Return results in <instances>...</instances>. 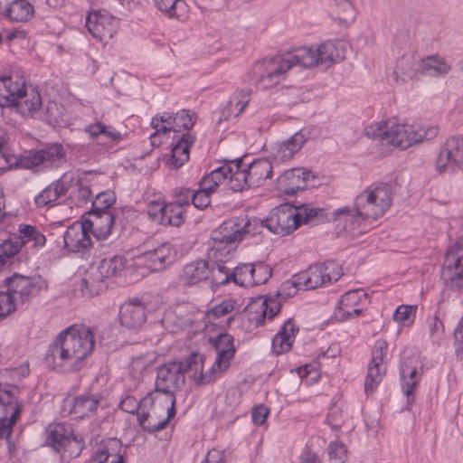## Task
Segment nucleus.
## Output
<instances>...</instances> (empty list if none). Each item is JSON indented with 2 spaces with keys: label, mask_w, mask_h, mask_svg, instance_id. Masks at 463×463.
Here are the masks:
<instances>
[{
  "label": "nucleus",
  "mask_w": 463,
  "mask_h": 463,
  "mask_svg": "<svg viewBox=\"0 0 463 463\" xmlns=\"http://www.w3.org/2000/svg\"><path fill=\"white\" fill-rule=\"evenodd\" d=\"M94 345V335L90 327L71 326L61 332L48 346L45 363L49 368L57 372H77L82 368Z\"/></svg>",
  "instance_id": "obj_1"
},
{
  "label": "nucleus",
  "mask_w": 463,
  "mask_h": 463,
  "mask_svg": "<svg viewBox=\"0 0 463 463\" xmlns=\"http://www.w3.org/2000/svg\"><path fill=\"white\" fill-rule=\"evenodd\" d=\"M256 226V221L241 215L225 221L213 232L211 238L214 265L210 268L213 283L224 285L232 281V271L224 263L233 256L240 242L255 232Z\"/></svg>",
  "instance_id": "obj_2"
},
{
  "label": "nucleus",
  "mask_w": 463,
  "mask_h": 463,
  "mask_svg": "<svg viewBox=\"0 0 463 463\" xmlns=\"http://www.w3.org/2000/svg\"><path fill=\"white\" fill-rule=\"evenodd\" d=\"M392 191L387 184H372L360 193L354 200V213L351 214L349 207H343L333 212L335 220L342 215L352 216L354 223L360 225V221H376L391 207Z\"/></svg>",
  "instance_id": "obj_3"
},
{
  "label": "nucleus",
  "mask_w": 463,
  "mask_h": 463,
  "mask_svg": "<svg viewBox=\"0 0 463 463\" xmlns=\"http://www.w3.org/2000/svg\"><path fill=\"white\" fill-rule=\"evenodd\" d=\"M364 131L368 137L400 149H406L423 140L432 139L438 133L435 127L424 129L408 124H393L390 127L375 124L367 127Z\"/></svg>",
  "instance_id": "obj_4"
},
{
  "label": "nucleus",
  "mask_w": 463,
  "mask_h": 463,
  "mask_svg": "<svg viewBox=\"0 0 463 463\" xmlns=\"http://www.w3.org/2000/svg\"><path fill=\"white\" fill-rule=\"evenodd\" d=\"M298 279V275L291 280L283 282L275 296L269 295L265 298L259 297L249 303L245 307V312L249 320L254 323L256 326H260L265 317L272 319L279 311L281 301L297 294L298 289H303V285Z\"/></svg>",
  "instance_id": "obj_5"
},
{
  "label": "nucleus",
  "mask_w": 463,
  "mask_h": 463,
  "mask_svg": "<svg viewBox=\"0 0 463 463\" xmlns=\"http://www.w3.org/2000/svg\"><path fill=\"white\" fill-rule=\"evenodd\" d=\"M295 55L294 51L284 55H277L269 59H264L256 63L255 71L259 73L256 86L261 90H269L277 86L285 79L286 73L293 66L305 62L303 52ZM306 62L307 61L306 60Z\"/></svg>",
  "instance_id": "obj_6"
},
{
  "label": "nucleus",
  "mask_w": 463,
  "mask_h": 463,
  "mask_svg": "<svg viewBox=\"0 0 463 463\" xmlns=\"http://www.w3.org/2000/svg\"><path fill=\"white\" fill-rule=\"evenodd\" d=\"M249 219L257 222L253 234L260 232L259 228L266 227L269 232L275 234L286 236L292 233L299 227L297 210L289 203H283L274 208L269 213V216L262 221H259L256 218Z\"/></svg>",
  "instance_id": "obj_7"
},
{
  "label": "nucleus",
  "mask_w": 463,
  "mask_h": 463,
  "mask_svg": "<svg viewBox=\"0 0 463 463\" xmlns=\"http://www.w3.org/2000/svg\"><path fill=\"white\" fill-rule=\"evenodd\" d=\"M18 386L0 383V438L9 435L11 427L15 424L22 409L19 402Z\"/></svg>",
  "instance_id": "obj_8"
},
{
  "label": "nucleus",
  "mask_w": 463,
  "mask_h": 463,
  "mask_svg": "<svg viewBox=\"0 0 463 463\" xmlns=\"http://www.w3.org/2000/svg\"><path fill=\"white\" fill-rule=\"evenodd\" d=\"M344 45L342 41H328L322 43L317 49L301 47L294 50L295 55L305 52L307 62L298 63V66L309 68L315 65H321L325 68L330 67L334 62L342 61L345 58Z\"/></svg>",
  "instance_id": "obj_9"
},
{
  "label": "nucleus",
  "mask_w": 463,
  "mask_h": 463,
  "mask_svg": "<svg viewBox=\"0 0 463 463\" xmlns=\"http://www.w3.org/2000/svg\"><path fill=\"white\" fill-rule=\"evenodd\" d=\"M441 278L454 291H463V239L456 241L447 251Z\"/></svg>",
  "instance_id": "obj_10"
},
{
  "label": "nucleus",
  "mask_w": 463,
  "mask_h": 463,
  "mask_svg": "<svg viewBox=\"0 0 463 463\" xmlns=\"http://www.w3.org/2000/svg\"><path fill=\"white\" fill-rule=\"evenodd\" d=\"M184 385L182 365L178 363H168L160 366L156 378V391L165 395L166 402L175 406V392Z\"/></svg>",
  "instance_id": "obj_11"
},
{
  "label": "nucleus",
  "mask_w": 463,
  "mask_h": 463,
  "mask_svg": "<svg viewBox=\"0 0 463 463\" xmlns=\"http://www.w3.org/2000/svg\"><path fill=\"white\" fill-rule=\"evenodd\" d=\"M66 150L60 143H51L43 149L31 151L20 159V165L24 168H33L38 165L44 167H59L64 161Z\"/></svg>",
  "instance_id": "obj_12"
},
{
  "label": "nucleus",
  "mask_w": 463,
  "mask_h": 463,
  "mask_svg": "<svg viewBox=\"0 0 463 463\" xmlns=\"http://www.w3.org/2000/svg\"><path fill=\"white\" fill-rule=\"evenodd\" d=\"M44 288H46V283L41 277H24L14 274L7 279V291L14 297V301L17 306L35 297Z\"/></svg>",
  "instance_id": "obj_13"
},
{
  "label": "nucleus",
  "mask_w": 463,
  "mask_h": 463,
  "mask_svg": "<svg viewBox=\"0 0 463 463\" xmlns=\"http://www.w3.org/2000/svg\"><path fill=\"white\" fill-rule=\"evenodd\" d=\"M388 345L383 339H378L372 351V360L368 366V372L364 381L366 394L374 392L386 373L384 358L387 354Z\"/></svg>",
  "instance_id": "obj_14"
},
{
  "label": "nucleus",
  "mask_w": 463,
  "mask_h": 463,
  "mask_svg": "<svg viewBox=\"0 0 463 463\" xmlns=\"http://www.w3.org/2000/svg\"><path fill=\"white\" fill-rule=\"evenodd\" d=\"M463 162V136L449 138L440 149L436 165L439 173L454 171Z\"/></svg>",
  "instance_id": "obj_15"
},
{
  "label": "nucleus",
  "mask_w": 463,
  "mask_h": 463,
  "mask_svg": "<svg viewBox=\"0 0 463 463\" xmlns=\"http://www.w3.org/2000/svg\"><path fill=\"white\" fill-rule=\"evenodd\" d=\"M86 27L94 38L105 41L113 37L116 33L117 22L108 13L93 11L86 17Z\"/></svg>",
  "instance_id": "obj_16"
},
{
  "label": "nucleus",
  "mask_w": 463,
  "mask_h": 463,
  "mask_svg": "<svg viewBox=\"0 0 463 463\" xmlns=\"http://www.w3.org/2000/svg\"><path fill=\"white\" fill-rule=\"evenodd\" d=\"M368 296L364 289H354L344 294L335 312V317L339 321H346L362 313L357 307L366 304Z\"/></svg>",
  "instance_id": "obj_17"
},
{
  "label": "nucleus",
  "mask_w": 463,
  "mask_h": 463,
  "mask_svg": "<svg viewBox=\"0 0 463 463\" xmlns=\"http://www.w3.org/2000/svg\"><path fill=\"white\" fill-rule=\"evenodd\" d=\"M311 176L310 171L303 167L286 170L277 179V189L288 195L305 190Z\"/></svg>",
  "instance_id": "obj_18"
},
{
  "label": "nucleus",
  "mask_w": 463,
  "mask_h": 463,
  "mask_svg": "<svg viewBox=\"0 0 463 463\" xmlns=\"http://www.w3.org/2000/svg\"><path fill=\"white\" fill-rule=\"evenodd\" d=\"M90 229L85 222H76L63 234L64 248L71 252H84L92 247Z\"/></svg>",
  "instance_id": "obj_19"
},
{
  "label": "nucleus",
  "mask_w": 463,
  "mask_h": 463,
  "mask_svg": "<svg viewBox=\"0 0 463 463\" xmlns=\"http://www.w3.org/2000/svg\"><path fill=\"white\" fill-rule=\"evenodd\" d=\"M147 404L150 405V408L146 411L144 409L141 412L137 414V420L140 427L149 433H156L165 428L167 425L169 419L173 417L175 413V406L170 404L169 407L165 408V415L163 417L158 415V410L156 403L152 402L150 399V402Z\"/></svg>",
  "instance_id": "obj_20"
},
{
  "label": "nucleus",
  "mask_w": 463,
  "mask_h": 463,
  "mask_svg": "<svg viewBox=\"0 0 463 463\" xmlns=\"http://www.w3.org/2000/svg\"><path fill=\"white\" fill-rule=\"evenodd\" d=\"M42 104V96L37 89L24 82L11 107H14L16 111L24 117H33L40 110Z\"/></svg>",
  "instance_id": "obj_21"
},
{
  "label": "nucleus",
  "mask_w": 463,
  "mask_h": 463,
  "mask_svg": "<svg viewBox=\"0 0 463 463\" xmlns=\"http://www.w3.org/2000/svg\"><path fill=\"white\" fill-rule=\"evenodd\" d=\"M84 222L97 241L107 240L112 234L115 210L90 211Z\"/></svg>",
  "instance_id": "obj_22"
},
{
  "label": "nucleus",
  "mask_w": 463,
  "mask_h": 463,
  "mask_svg": "<svg viewBox=\"0 0 463 463\" xmlns=\"http://www.w3.org/2000/svg\"><path fill=\"white\" fill-rule=\"evenodd\" d=\"M179 364L182 365V374L184 377L187 375L198 385L208 384L222 376L220 372L213 371V365L206 373H203V357L198 354H193L187 360Z\"/></svg>",
  "instance_id": "obj_23"
},
{
  "label": "nucleus",
  "mask_w": 463,
  "mask_h": 463,
  "mask_svg": "<svg viewBox=\"0 0 463 463\" xmlns=\"http://www.w3.org/2000/svg\"><path fill=\"white\" fill-rule=\"evenodd\" d=\"M46 443L57 452L77 443L72 429L68 424H50L46 429Z\"/></svg>",
  "instance_id": "obj_24"
},
{
  "label": "nucleus",
  "mask_w": 463,
  "mask_h": 463,
  "mask_svg": "<svg viewBox=\"0 0 463 463\" xmlns=\"http://www.w3.org/2000/svg\"><path fill=\"white\" fill-rule=\"evenodd\" d=\"M217 353L216 359L213 364V371L223 373L229 368L232 359L234 357L235 347L233 337L229 334H221L213 343Z\"/></svg>",
  "instance_id": "obj_25"
},
{
  "label": "nucleus",
  "mask_w": 463,
  "mask_h": 463,
  "mask_svg": "<svg viewBox=\"0 0 463 463\" xmlns=\"http://www.w3.org/2000/svg\"><path fill=\"white\" fill-rule=\"evenodd\" d=\"M175 251L170 243L165 242L153 250L145 251L139 259L155 271L163 270L175 260Z\"/></svg>",
  "instance_id": "obj_26"
},
{
  "label": "nucleus",
  "mask_w": 463,
  "mask_h": 463,
  "mask_svg": "<svg viewBox=\"0 0 463 463\" xmlns=\"http://www.w3.org/2000/svg\"><path fill=\"white\" fill-rule=\"evenodd\" d=\"M146 317L145 307L138 300L126 302L120 307V323L129 329L141 326L145 323Z\"/></svg>",
  "instance_id": "obj_27"
},
{
  "label": "nucleus",
  "mask_w": 463,
  "mask_h": 463,
  "mask_svg": "<svg viewBox=\"0 0 463 463\" xmlns=\"http://www.w3.org/2000/svg\"><path fill=\"white\" fill-rule=\"evenodd\" d=\"M306 142V137L301 132L295 133L287 140L277 142L272 147V156L279 162L291 159Z\"/></svg>",
  "instance_id": "obj_28"
},
{
  "label": "nucleus",
  "mask_w": 463,
  "mask_h": 463,
  "mask_svg": "<svg viewBox=\"0 0 463 463\" xmlns=\"http://www.w3.org/2000/svg\"><path fill=\"white\" fill-rule=\"evenodd\" d=\"M109 283L108 279L97 266L88 270L86 277L82 279L81 291L84 296L92 297L108 288Z\"/></svg>",
  "instance_id": "obj_29"
},
{
  "label": "nucleus",
  "mask_w": 463,
  "mask_h": 463,
  "mask_svg": "<svg viewBox=\"0 0 463 463\" xmlns=\"http://www.w3.org/2000/svg\"><path fill=\"white\" fill-rule=\"evenodd\" d=\"M102 396L100 394L80 395L74 399L71 413L77 418L90 417L96 413L99 407H102Z\"/></svg>",
  "instance_id": "obj_30"
},
{
  "label": "nucleus",
  "mask_w": 463,
  "mask_h": 463,
  "mask_svg": "<svg viewBox=\"0 0 463 463\" xmlns=\"http://www.w3.org/2000/svg\"><path fill=\"white\" fill-rule=\"evenodd\" d=\"M297 332H298V328L296 327L292 320L288 319L286 321L272 340L273 352L280 354L289 351Z\"/></svg>",
  "instance_id": "obj_31"
},
{
  "label": "nucleus",
  "mask_w": 463,
  "mask_h": 463,
  "mask_svg": "<svg viewBox=\"0 0 463 463\" xmlns=\"http://www.w3.org/2000/svg\"><path fill=\"white\" fill-rule=\"evenodd\" d=\"M210 267L206 260H196L186 264L180 276L186 285H194L210 277Z\"/></svg>",
  "instance_id": "obj_32"
},
{
  "label": "nucleus",
  "mask_w": 463,
  "mask_h": 463,
  "mask_svg": "<svg viewBox=\"0 0 463 463\" xmlns=\"http://www.w3.org/2000/svg\"><path fill=\"white\" fill-rule=\"evenodd\" d=\"M121 442L112 439L100 445L94 456V463H124L120 453Z\"/></svg>",
  "instance_id": "obj_33"
},
{
  "label": "nucleus",
  "mask_w": 463,
  "mask_h": 463,
  "mask_svg": "<svg viewBox=\"0 0 463 463\" xmlns=\"http://www.w3.org/2000/svg\"><path fill=\"white\" fill-rule=\"evenodd\" d=\"M177 138V143L172 148L170 159V165L175 169L181 167L188 161L190 147L195 142V136L191 133H184L180 138L179 137Z\"/></svg>",
  "instance_id": "obj_34"
},
{
  "label": "nucleus",
  "mask_w": 463,
  "mask_h": 463,
  "mask_svg": "<svg viewBox=\"0 0 463 463\" xmlns=\"http://www.w3.org/2000/svg\"><path fill=\"white\" fill-rule=\"evenodd\" d=\"M293 206L298 213V225L301 223L316 225L327 220L325 209L316 207L312 203H298L295 202Z\"/></svg>",
  "instance_id": "obj_35"
},
{
  "label": "nucleus",
  "mask_w": 463,
  "mask_h": 463,
  "mask_svg": "<svg viewBox=\"0 0 463 463\" xmlns=\"http://www.w3.org/2000/svg\"><path fill=\"white\" fill-rule=\"evenodd\" d=\"M241 163V160H239L237 162H231L222 165L231 168L226 179H228L230 188L234 192H241L244 189L252 187V185L250 184L247 169L246 167L242 168Z\"/></svg>",
  "instance_id": "obj_36"
},
{
  "label": "nucleus",
  "mask_w": 463,
  "mask_h": 463,
  "mask_svg": "<svg viewBox=\"0 0 463 463\" xmlns=\"http://www.w3.org/2000/svg\"><path fill=\"white\" fill-rule=\"evenodd\" d=\"M250 184L252 187L261 185L268 178L271 177L273 165L266 158H260L253 161L247 167Z\"/></svg>",
  "instance_id": "obj_37"
},
{
  "label": "nucleus",
  "mask_w": 463,
  "mask_h": 463,
  "mask_svg": "<svg viewBox=\"0 0 463 463\" xmlns=\"http://www.w3.org/2000/svg\"><path fill=\"white\" fill-rule=\"evenodd\" d=\"M24 81L13 76L0 75V107H11Z\"/></svg>",
  "instance_id": "obj_38"
},
{
  "label": "nucleus",
  "mask_w": 463,
  "mask_h": 463,
  "mask_svg": "<svg viewBox=\"0 0 463 463\" xmlns=\"http://www.w3.org/2000/svg\"><path fill=\"white\" fill-rule=\"evenodd\" d=\"M5 14L11 21L26 23L34 15V8L28 0H14L5 7Z\"/></svg>",
  "instance_id": "obj_39"
},
{
  "label": "nucleus",
  "mask_w": 463,
  "mask_h": 463,
  "mask_svg": "<svg viewBox=\"0 0 463 463\" xmlns=\"http://www.w3.org/2000/svg\"><path fill=\"white\" fill-rule=\"evenodd\" d=\"M154 5L169 18L184 20L188 13V6L184 0H154Z\"/></svg>",
  "instance_id": "obj_40"
},
{
  "label": "nucleus",
  "mask_w": 463,
  "mask_h": 463,
  "mask_svg": "<svg viewBox=\"0 0 463 463\" xmlns=\"http://www.w3.org/2000/svg\"><path fill=\"white\" fill-rule=\"evenodd\" d=\"M298 279L305 290L315 289L326 284L320 264L311 266L307 270L299 273Z\"/></svg>",
  "instance_id": "obj_41"
},
{
  "label": "nucleus",
  "mask_w": 463,
  "mask_h": 463,
  "mask_svg": "<svg viewBox=\"0 0 463 463\" xmlns=\"http://www.w3.org/2000/svg\"><path fill=\"white\" fill-rule=\"evenodd\" d=\"M417 60L411 54L401 57L397 62L393 71L395 80L401 79L402 81L412 80L416 76Z\"/></svg>",
  "instance_id": "obj_42"
},
{
  "label": "nucleus",
  "mask_w": 463,
  "mask_h": 463,
  "mask_svg": "<svg viewBox=\"0 0 463 463\" xmlns=\"http://www.w3.org/2000/svg\"><path fill=\"white\" fill-rule=\"evenodd\" d=\"M126 259L122 256H113L110 258L103 259L98 268L101 270V273L109 280L112 278L121 276L125 266Z\"/></svg>",
  "instance_id": "obj_43"
},
{
  "label": "nucleus",
  "mask_w": 463,
  "mask_h": 463,
  "mask_svg": "<svg viewBox=\"0 0 463 463\" xmlns=\"http://www.w3.org/2000/svg\"><path fill=\"white\" fill-rule=\"evenodd\" d=\"M231 171L226 165H221L220 167L213 170L209 175L204 176L200 182L199 189L212 194L218 187L220 183L228 177V174Z\"/></svg>",
  "instance_id": "obj_44"
},
{
  "label": "nucleus",
  "mask_w": 463,
  "mask_h": 463,
  "mask_svg": "<svg viewBox=\"0 0 463 463\" xmlns=\"http://www.w3.org/2000/svg\"><path fill=\"white\" fill-rule=\"evenodd\" d=\"M450 69V65L438 56H429L421 61L422 71L431 77L448 74Z\"/></svg>",
  "instance_id": "obj_45"
},
{
  "label": "nucleus",
  "mask_w": 463,
  "mask_h": 463,
  "mask_svg": "<svg viewBox=\"0 0 463 463\" xmlns=\"http://www.w3.org/2000/svg\"><path fill=\"white\" fill-rule=\"evenodd\" d=\"M155 356L152 354H141L134 357L129 364V375L137 381H140L154 364Z\"/></svg>",
  "instance_id": "obj_46"
},
{
  "label": "nucleus",
  "mask_w": 463,
  "mask_h": 463,
  "mask_svg": "<svg viewBox=\"0 0 463 463\" xmlns=\"http://www.w3.org/2000/svg\"><path fill=\"white\" fill-rule=\"evenodd\" d=\"M18 237L24 243L33 242V246L43 247L45 245L46 238L35 226L29 224H20L18 228Z\"/></svg>",
  "instance_id": "obj_47"
},
{
  "label": "nucleus",
  "mask_w": 463,
  "mask_h": 463,
  "mask_svg": "<svg viewBox=\"0 0 463 463\" xmlns=\"http://www.w3.org/2000/svg\"><path fill=\"white\" fill-rule=\"evenodd\" d=\"M63 185L61 183H52L35 197V203L38 207L52 205L63 194Z\"/></svg>",
  "instance_id": "obj_48"
},
{
  "label": "nucleus",
  "mask_w": 463,
  "mask_h": 463,
  "mask_svg": "<svg viewBox=\"0 0 463 463\" xmlns=\"http://www.w3.org/2000/svg\"><path fill=\"white\" fill-rule=\"evenodd\" d=\"M405 373L406 369L404 367H402L401 376L402 382V392L407 396V403L412 404L414 402V389L416 388L419 383V378H417V368L410 370L408 375H406Z\"/></svg>",
  "instance_id": "obj_49"
},
{
  "label": "nucleus",
  "mask_w": 463,
  "mask_h": 463,
  "mask_svg": "<svg viewBox=\"0 0 463 463\" xmlns=\"http://www.w3.org/2000/svg\"><path fill=\"white\" fill-rule=\"evenodd\" d=\"M184 222V209L181 203H167L161 225L178 227Z\"/></svg>",
  "instance_id": "obj_50"
},
{
  "label": "nucleus",
  "mask_w": 463,
  "mask_h": 463,
  "mask_svg": "<svg viewBox=\"0 0 463 463\" xmlns=\"http://www.w3.org/2000/svg\"><path fill=\"white\" fill-rule=\"evenodd\" d=\"M252 263H243L234 268L232 272V281L239 286L251 288L254 287L252 278Z\"/></svg>",
  "instance_id": "obj_51"
},
{
  "label": "nucleus",
  "mask_w": 463,
  "mask_h": 463,
  "mask_svg": "<svg viewBox=\"0 0 463 463\" xmlns=\"http://www.w3.org/2000/svg\"><path fill=\"white\" fill-rule=\"evenodd\" d=\"M194 114L189 110H181L177 112L172 121V127H167L170 131L181 132L183 130H189L194 125Z\"/></svg>",
  "instance_id": "obj_52"
},
{
  "label": "nucleus",
  "mask_w": 463,
  "mask_h": 463,
  "mask_svg": "<svg viewBox=\"0 0 463 463\" xmlns=\"http://www.w3.org/2000/svg\"><path fill=\"white\" fill-rule=\"evenodd\" d=\"M210 194L201 189H198L197 191L186 189L184 191V198L186 199L184 203H189V199H191L192 203L194 205V207L198 209H204L208 205H210Z\"/></svg>",
  "instance_id": "obj_53"
},
{
  "label": "nucleus",
  "mask_w": 463,
  "mask_h": 463,
  "mask_svg": "<svg viewBox=\"0 0 463 463\" xmlns=\"http://www.w3.org/2000/svg\"><path fill=\"white\" fill-rule=\"evenodd\" d=\"M116 201L113 192L106 191L98 194L92 203L91 211L103 212L107 210H114L111 206Z\"/></svg>",
  "instance_id": "obj_54"
},
{
  "label": "nucleus",
  "mask_w": 463,
  "mask_h": 463,
  "mask_svg": "<svg viewBox=\"0 0 463 463\" xmlns=\"http://www.w3.org/2000/svg\"><path fill=\"white\" fill-rule=\"evenodd\" d=\"M150 402V398L146 397L142 401H137L136 398L132 396H127L123 399L119 404L121 410L128 413H137L141 412V411L146 407L147 403Z\"/></svg>",
  "instance_id": "obj_55"
},
{
  "label": "nucleus",
  "mask_w": 463,
  "mask_h": 463,
  "mask_svg": "<svg viewBox=\"0 0 463 463\" xmlns=\"http://www.w3.org/2000/svg\"><path fill=\"white\" fill-rule=\"evenodd\" d=\"M23 246V241L21 238L14 236L8 240L4 241L0 244V251L4 258L9 261V260L18 253Z\"/></svg>",
  "instance_id": "obj_56"
},
{
  "label": "nucleus",
  "mask_w": 463,
  "mask_h": 463,
  "mask_svg": "<svg viewBox=\"0 0 463 463\" xmlns=\"http://www.w3.org/2000/svg\"><path fill=\"white\" fill-rule=\"evenodd\" d=\"M251 270L252 278L255 282L254 286L266 283L271 277L272 273L271 268L263 262L252 263Z\"/></svg>",
  "instance_id": "obj_57"
},
{
  "label": "nucleus",
  "mask_w": 463,
  "mask_h": 463,
  "mask_svg": "<svg viewBox=\"0 0 463 463\" xmlns=\"http://www.w3.org/2000/svg\"><path fill=\"white\" fill-rule=\"evenodd\" d=\"M417 306H399L393 314V319L401 324L406 325L413 322Z\"/></svg>",
  "instance_id": "obj_58"
},
{
  "label": "nucleus",
  "mask_w": 463,
  "mask_h": 463,
  "mask_svg": "<svg viewBox=\"0 0 463 463\" xmlns=\"http://www.w3.org/2000/svg\"><path fill=\"white\" fill-rule=\"evenodd\" d=\"M17 308L14 297L8 291H0V319L11 315Z\"/></svg>",
  "instance_id": "obj_59"
},
{
  "label": "nucleus",
  "mask_w": 463,
  "mask_h": 463,
  "mask_svg": "<svg viewBox=\"0 0 463 463\" xmlns=\"http://www.w3.org/2000/svg\"><path fill=\"white\" fill-rule=\"evenodd\" d=\"M320 267L326 284L338 280L342 276L341 269L335 261H326L320 264Z\"/></svg>",
  "instance_id": "obj_60"
},
{
  "label": "nucleus",
  "mask_w": 463,
  "mask_h": 463,
  "mask_svg": "<svg viewBox=\"0 0 463 463\" xmlns=\"http://www.w3.org/2000/svg\"><path fill=\"white\" fill-rule=\"evenodd\" d=\"M330 463H345L346 460V450L340 442H331L328 446Z\"/></svg>",
  "instance_id": "obj_61"
},
{
  "label": "nucleus",
  "mask_w": 463,
  "mask_h": 463,
  "mask_svg": "<svg viewBox=\"0 0 463 463\" xmlns=\"http://www.w3.org/2000/svg\"><path fill=\"white\" fill-rule=\"evenodd\" d=\"M92 193L87 184L78 182L76 189L72 192V197L78 205H82L91 201Z\"/></svg>",
  "instance_id": "obj_62"
},
{
  "label": "nucleus",
  "mask_w": 463,
  "mask_h": 463,
  "mask_svg": "<svg viewBox=\"0 0 463 463\" xmlns=\"http://www.w3.org/2000/svg\"><path fill=\"white\" fill-rule=\"evenodd\" d=\"M166 204L160 201H152L147 204V214L154 222L161 224Z\"/></svg>",
  "instance_id": "obj_63"
},
{
  "label": "nucleus",
  "mask_w": 463,
  "mask_h": 463,
  "mask_svg": "<svg viewBox=\"0 0 463 463\" xmlns=\"http://www.w3.org/2000/svg\"><path fill=\"white\" fill-rule=\"evenodd\" d=\"M234 309V301L226 299L222 303L214 306L209 312L208 317L213 318H220L228 315Z\"/></svg>",
  "instance_id": "obj_64"
}]
</instances>
